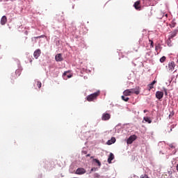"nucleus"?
Instances as JSON below:
<instances>
[{
  "label": "nucleus",
  "mask_w": 178,
  "mask_h": 178,
  "mask_svg": "<svg viewBox=\"0 0 178 178\" xmlns=\"http://www.w3.org/2000/svg\"><path fill=\"white\" fill-rule=\"evenodd\" d=\"M37 86H38V88H40L41 87V86H42V83H41L40 81H38L37 82Z\"/></svg>",
  "instance_id": "nucleus-25"
},
{
  "label": "nucleus",
  "mask_w": 178,
  "mask_h": 178,
  "mask_svg": "<svg viewBox=\"0 0 178 178\" xmlns=\"http://www.w3.org/2000/svg\"><path fill=\"white\" fill-rule=\"evenodd\" d=\"M134 8H135L136 10H141V1H136L134 4Z\"/></svg>",
  "instance_id": "nucleus-4"
},
{
  "label": "nucleus",
  "mask_w": 178,
  "mask_h": 178,
  "mask_svg": "<svg viewBox=\"0 0 178 178\" xmlns=\"http://www.w3.org/2000/svg\"><path fill=\"white\" fill-rule=\"evenodd\" d=\"M143 120H145V122H147L149 124L152 123V120H151V118H149L148 117H144Z\"/></svg>",
  "instance_id": "nucleus-16"
},
{
  "label": "nucleus",
  "mask_w": 178,
  "mask_h": 178,
  "mask_svg": "<svg viewBox=\"0 0 178 178\" xmlns=\"http://www.w3.org/2000/svg\"><path fill=\"white\" fill-rule=\"evenodd\" d=\"M122 101H124L125 102H127L129 101V99H130L129 97H126L125 96H122L121 97Z\"/></svg>",
  "instance_id": "nucleus-19"
},
{
  "label": "nucleus",
  "mask_w": 178,
  "mask_h": 178,
  "mask_svg": "<svg viewBox=\"0 0 178 178\" xmlns=\"http://www.w3.org/2000/svg\"><path fill=\"white\" fill-rule=\"evenodd\" d=\"M149 42H150V48H154V41L149 39Z\"/></svg>",
  "instance_id": "nucleus-22"
},
{
  "label": "nucleus",
  "mask_w": 178,
  "mask_h": 178,
  "mask_svg": "<svg viewBox=\"0 0 178 178\" xmlns=\"http://www.w3.org/2000/svg\"><path fill=\"white\" fill-rule=\"evenodd\" d=\"M156 81H153L150 84L147 86L148 91H151L154 88V85L156 84Z\"/></svg>",
  "instance_id": "nucleus-12"
},
{
  "label": "nucleus",
  "mask_w": 178,
  "mask_h": 178,
  "mask_svg": "<svg viewBox=\"0 0 178 178\" xmlns=\"http://www.w3.org/2000/svg\"><path fill=\"white\" fill-rule=\"evenodd\" d=\"M83 154H87V152H86V151H83Z\"/></svg>",
  "instance_id": "nucleus-32"
},
{
  "label": "nucleus",
  "mask_w": 178,
  "mask_h": 178,
  "mask_svg": "<svg viewBox=\"0 0 178 178\" xmlns=\"http://www.w3.org/2000/svg\"><path fill=\"white\" fill-rule=\"evenodd\" d=\"M165 60H166V57L165 56H163V57H161L160 58L161 63H163V62H165Z\"/></svg>",
  "instance_id": "nucleus-20"
},
{
  "label": "nucleus",
  "mask_w": 178,
  "mask_h": 178,
  "mask_svg": "<svg viewBox=\"0 0 178 178\" xmlns=\"http://www.w3.org/2000/svg\"><path fill=\"white\" fill-rule=\"evenodd\" d=\"M163 91H164V92H165V95H168V89L164 88V89H163Z\"/></svg>",
  "instance_id": "nucleus-26"
},
{
  "label": "nucleus",
  "mask_w": 178,
  "mask_h": 178,
  "mask_svg": "<svg viewBox=\"0 0 178 178\" xmlns=\"http://www.w3.org/2000/svg\"><path fill=\"white\" fill-rule=\"evenodd\" d=\"M147 112V110H144V113H145Z\"/></svg>",
  "instance_id": "nucleus-33"
},
{
  "label": "nucleus",
  "mask_w": 178,
  "mask_h": 178,
  "mask_svg": "<svg viewBox=\"0 0 178 178\" xmlns=\"http://www.w3.org/2000/svg\"><path fill=\"white\" fill-rule=\"evenodd\" d=\"M159 49H161V44L156 45L155 51H156V52H158V51H159Z\"/></svg>",
  "instance_id": "nucleus-21"
},
{
  "label": "nucleus",
  "mask_w": 178,
  "mask_h": 178,
  "mask_svg": "<svg viewBox=\"0 0 178 178\" xmlns=\"http://www.w3.org/2000/svg\"><path fill=\"white\" fill-rule=\"evenodd\" d=\"M137 140V136L136 135L131 136L127 140V144H133V141Z\"/></svg>",
  "instance_id": "nucleus-3"
},
{
  "label": "nucleus",
  "mask_w": 178,
  "mask_h": 178,
  "mask_svg": "<svg viewBox=\"0 0 178 178\" xmlns=\"http://www.w3.org/2000/svg\"><path fill=\"white\" fill-rule=\"evenodd\" d=\"M111 119V114L108 113H103L102 116V120H109Z\"/></svg>",
  "instance_id": "nucleus-6"
},
{
  "label": "nucleus",
  "mask_w": 178,
  "mask_h": 178,
  "mask_svg": "<svg viewBox=\"0 0 178 178\" xmlns=\"http://www.w3.org/2000/svg\"><path fill=\"white\" fill-rule=\"evenodd\" d=\"M6 23H8V18L6 16L3 15L1 19V26H5Z\"/></svg>",
  "instance_id": "nucleus-11"
},
{
  "label": "nucleus",
  "mask_w": 178,
  "mask_h": 178,
  "mask_svg": "<svg viewBox=\"0 0 178 178\" xmlns=\"http://www.w3.org/2000/svg\"><path fill=\"white\" fill-rule=\"evenodd\" d=\"M140 178H149V177H148L147 175L145 174V175H142L140 176Z\"/></svg>",
  "instance_id": "nucleus-24"
},
{
  "label": "nucleus",
  "mask_w": 178,
  "mask_h": 178,
  "mask_svg": "<svg viewBox=\"0 0 178 178\" xmlns=\"http://www.w3.org/2000/svg\"><path fill=\"white\" fill-rule=\"evenodd\" d=\"M44 35H40V36H38V37H36L35 38H44Z\"/></svg>",
  "instance_id": "nucleus-28"
},
{
  "label": "nucleus",
  "mask_w": 178,
  "mask_h": 178,
  "mask_svg": "<svg viewBox=\"0 0 178 178\" xmlns=\"http://www.w3.org/2000/svg\"><path fill=\"white\" fill-rule=\"evenodd\" d=\"M125 97H130L131 94H136L138 95L140 94V87H136V88L127 89L123 92Z\"/></svg>",
  "instance_id": "nucleus-1"
},
{
  "label": "nucleus",
  "mask_w": 178,
  "mask_h": 178,
  "mask_svg": "<svg viewBox=\"0 0 178 178\" xmlns=\"http://www.w3.org/2000/svg\"><path fill=\"white\" fill-rule=\"evenodd\" d=\"M97 171V168H92L91 170H90V172H96Z\"/></svg>",
  "instance_id": "nucleus-27"
},
{
  "label": "nucleus",
  "mask_w": 178,
  "mask_h": 178,
  "mask_svg": "<svg viewBox=\"0 0 178 178\" xmlns=\"http://www.w3.org/2000/svg\"><path fill=\"white\" fill-rule=\"evenodd\" d=\"M170 148H175V146L173 145H170Z\"/></svg>",
  "instance_id": "nucleus-30"
},
{
  "label": "nucleus",
  "mask_w": 178,
  "mask_h": 178,
  "mask_svg": "<svg viewBox=\"0 0 178 178\" xmlns=\"http://www.w3.org/2000/svg\"><path fill=\"white\" fill-rule=\"evenodd\" d=\"M116 143V138L115 137L111 138L110 140H108V145H112V144H115Z\"/></svg>",
  "instance_id": "nucleus-15"
},
{
  "label": "nucleus",
  "mask_w": 178,
  "mask_h": 178,
  "mask_svg": "<svg viewBox=\"0 0 178 178\" xmlns=\"http://www.w3.org/2000/svg\"><path fill=\"white\" fill-rule=\"evenodd\" d=\"M68 79H70V76H68Z\"/></svg>",
  "instance_id": "nucleus-35"
},
{
  "label": "nucleus",
  "mask_w": 178,
  "mask_h": 178,
  "mask_svg": "<svg viewBox=\"0 0 178 178\" xmlns=\"http://www.w3.org/2000/svg\"><path fill=\"white\" fill-rule=\"evenodd\" d=\"M90 156H91V154H88L86 155V157Z\"/></svg>",
  "instance_id": "nucleus-31"
},
{
  "label": "nucleus",
  "mask_w": 178,
  "mask_h": 178,
  "mask_svg": "<svg viewBox=\"0 0 178 178\" xmlns=\"http://www.w3.org/2000/svg\"><path fill=\"white\" fill-rule=\"evenodd\" d=\"M170 26L171 29H173L174 27H176V23L172 22Z\"/></svg>",
  "instance_id": "nucleus-23"
},
{
  "label": "nucleus",
  "mask_w": 178,
  "mask_h": 178,
  "mask_svg": "<svg viewBox=\"0 0 178 178\" xmlns=\"http://www.w3.org/2000/svg\"><path fill=\"white\" fill-rule=\"evenodd\" d=\"M113 159H115V156L112 153H110L108 158V163H112V161H113Z\"/></svg>",
  "instance_id": "nucleus-13"
},
{
  "label": "nucleus",
  "mask_w": 178,
  "mask_h": 178,
  "mask_svg": "<svg viewBox=\"0 0 178 178\" xmlns=\"http://www.w3.org/2000/svg\"><path fill=\"white\" fill-rule=\"evenodd\" d=\"M172 39H170V38H168V40H167V45L168 47H172Z\"/></svg>",
  "instance_id": "nucleus-17"
},
{
  "label": "nucleus",
  "mask_w": 178,
  "mask_h": 178,
  "mask_svg": "<svg viewBox=\"0 0 178 178\" xmlns=\"http://www.w3.org/2000/svg\"><path fill=\"white\" fill-rule=\"evenodd\" d=\"M156 98H157V99H162V98H163V92H161V91L156 92Z\"/></svg>",
  "instance_id": "nucleus-8"
},
{
  "label": "nucleus",
  "mask_w": 178,
  "mask_h": 178,
  "mask_svg": "<svg viewBox=\"0 0 178 178\" xmlns=\"http://www.w3.org/2000/svg\"><path fill=\"white\" fill-rule=\"evenodd\" d=\"M90 158H91V159H92V158H94V156H91Z\"/></svg>",
  "instance_id": "nucleus-34"
},
{
  "label": "nucleus",
  "mask_w": 178,
  "mask_h": 178,
  "mask_svg": "<svg viewBox=\"0 0 178 178\" xmlns=\"http://www.w3.org/2000/svg\"><path fill=\"white\" fill-rule=\"evenodd\" d=\"M99 95V91H97V92H95V93L89 95L87 97V101H88V102H92V101L97 99Z\"/></svg>",
  "instance_id": "nucleus-2"
},
{
  "label": "nucleus",
  "mask_w": 178,
  "mask_h": 178,
  "mask_svg": "<svg viewBox=\"0 0 178 178\" xmlns=\"http://www.w3.org/2000/svg\"><path fill=\"white\" fill-rule=\"evenodd\" d=\"M40 55H41V49H38L33 53V56L35 59H38V58H40Z\"/></svg>",
  "instance_id": "nucleus-5"
},
{
  "label": "nucleus",
  "mask_w": 178,
  "mask_h": 178,
  "mask_svg": "<svg viewBox=\"0 0 178 178\" xmlns=\"http://www.w3.org/2000/svg\"><path fill=\"white\" fill-rule=\"evenodd\" d=\"M176 66V65L175 64V61H172L170 63H168V70H171L172 72V70H175V67Z\"/></svg>",
  "instance_id": "nucleus-10"
},
{
  "label": "nucleus",
  "mask_w": 178,
  "mask_h": 178,
  "mask_svg": "<svg viewBox=\"0 0 178 178\" xmlns=\"http://www.w3.org/2000/svg\"><path fill=\"white\" fill-rule=\"evenodd\" d=\"M177 32H178V30H175L172 31L169 36L170 40H172V38H173L174 37H176V35H177Z\"/></svg>",
  "instance_id": "nucleus-14"
},
{
  "label": "nucleus",
  "mask_w": 178,
  "mask_h": 178,
  "mask_svg": "<svg viewBox=\"0 0 178 178\" xmlns=\"http://www.w3.org/2000/svg\"><path fill=\"white\" fill-rule=\"evenodd\" d=\"M93 162H95L96 163H97L99 167H101V161H99V160L97 159H93Z\"/></svg>",
  "instance_id": "nucleus-18"
},
{
  "label": "nucleus",
  "mask_w": 178,
  "mask_h": 178,
  "mask_svg": "<svg viewBox=\"0 0 178 178\" xmlns=\"http://www.w3.org/2000/svg\"><path fill=\"white\" fill-rule=\"evenodd\" d=\"M55 60L56 62H62L63 60V57H62V54H58L55 56Z\"/></svg>",
  "instance_id": "nucleus-9"
},
{
  "label": "nucleus",
  "mask_w": 178,
  "mask_h": 178,
  "mask_svg": "<svg viewBox=\"0 0 178 178\" xmlns=\"http://www.w3.org/2000/svg\"><path fill=\"white\" fill-rule=\"evenodd\" d=\"M86 169L83 168H79L76 171V175H84L86 173Z\"/></svg>",
  "instance_id": "nucleus-7"
},
{
  "label": "nucleus",
  "mask_w": 178,
  "mask_h": 178,
  "mask_svg": "<svg viewBox=\"0 0 178 178\" xmlns=\"http://www.w3.org/2000/svg\"><path fill=\"white\" fill-rule=\"evenodd\" d=\"M68 72H65L63 74V76H66V74H67Z\"/></svg>",
  "instance_id": "nucleus-29"
}]
</instances>
